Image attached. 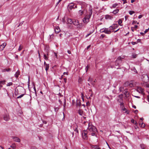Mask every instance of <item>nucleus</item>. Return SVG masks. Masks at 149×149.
Returning <instances> with one entry per match:
<instances>
[{"instance_id": "obj_12", "label": "nucleus", "mask_w": 149, "mask_h": 149, "mask_svg": "<svg viewBox=\"0 0 149 149\" xmlns=\"http://www.w3.org/2000/svg\"><path fill=\"white\" fill-rule=\"evenodd\" d=\"M11 69L10 68H5L2 69V72H8L11 71Z\"/></svg>"}, {"instance_id": "obj_63", "label": "nucleus", "mask_w": 149, "mask_h": 149, "mask_svg": "<svg viewBox=\"0 0 149 149\" xmlns=\"http://www.w3.org/2000/svg\"><path fill=\"white\" fill-rule=\"evenodd\" d=\"M146 86L147 87L149 88V84H146Z\"/></svg>"}, {"instance_id": "obj_7", "label": "nucleus", "mask_w": 149, "mask_h": 149, "mask_svg": "<svg viewBox=\"0 0 149 149\" xmlns=\"http://www.w3.org/2000/svg\"><path fill=\"white\" fill-rule=\"evenodd\" d=\"M118 25L116 24H114L112 26H110L109 28L110 29L113 30L116 28Z\"/></svg>"}, {"instance_id": "obj_53", "label": "nucleus", "mask_w": 149, "mask_h": 149, "mask_svg": "<svg viewBox=\"0 0 149 149\" xmlns=\"http://www.w3.org/2000/svg\"><path fill=\"white\" fill-rule=\"evenodd\" d=\"M93 132L91 133V135L92 136H94L96 132Z\"/></svg>"}, {"instance_id": "obj_38", "label": "nucleus", "mask_w": 149, "mask_h": 149, "mask_svg": "<svg viewBox=\"0 0 149 149\" xmlns=\"http://www.w3.org/2000/svg\"><path fill=\"white\" fill-rule=\"evenodd\" d=\"M139 124H140V125H141V127H144L145 126V124L144 123H141H141H139Z\"/></svg>"}, {"instance_id": "obj_18", "label": "nucleus", "mask_w": 149, "mask_h": 149, "mask_svg": "<svg viewBox=\"0 0 149 149\" xmlns=\"http://www.w3.org/2000/svg\"><path fill=\"white\" fill-rule=\"evenodd\" d=\"M78 113L81 116H82L83 114V111L81 109H79L78 110Z\"/></svg>"}, {"instance_id": "obj_45", "label": "nucleus", "mask_w": 149, "mask_h": 149, "mask_svg": "<svg viewBox=\"0 0 149 149\" xmlns=\"http://www.w3.org/2000/svg\"><path fill=\"white\" fill-rule=\"evenodd\" d=\"M88 81L92 82L93 81V80L91 77H89L88 79Z\"/></svg>"}, {"instance_id": "obj_32", "label": "nucleus", "mask_w": 149, "mask_h": 149, "mask_svg": "<svg viewBox=\"0 0 149 149\" xmlns=\"http://www.w3.org/2000/svg\"><path fill=\"white\" fill-rule=\"evenodd\" d=\"M137 56V54H133L132 55V58H136Z\"/></svg>"}, {"instance_id": "obj_4", "label": "nucleus", "mask_w": 149, "mask_h": 149, "mask_svg": "<svg viewBox=\"0 0 149 149\" xmlns=\"http://www.w3.org/2000/svg\"><path fill=\"white\" fill-rule=\"evenodd\" d=\"M136 89V91L139 93H141L143 95L144 94V93L143 92L144 90L141 87H137Z\"/></svg>"}, {"instance_id": "obj_2", "label": "nucleus", "mask_w": 149, "mask_h": 149, "mask_svg": "<svg viewBox=\"0 0 149 149\" xmlns=\"http://www.w3.org/2000/svg\"><path fill=\"white\" fill-rule=\"evenodd\" d=\"M88 129L90 132H97V129L95 126L91 124H90V123L88 124Z\"/></svg>"}, {"instance_id": "obj_60", "label": "nucleus", "mask_w": 149, "mask_h": 149, "mask_svg": "<svg viewBox=\"0 0 149 149\" xmlns=\"http://www.w3.org/2000/svg\"><path fill=\"white\" fill-rule=\"evenodd\" d=\"M81 80H82V79H81V78H80L79 79H78V81H79V83H80V82H81Z\"/></svg>"}, {"instance_id": "obj_23", "label": "nucleus", "mask_w": 149, "mask_h": 149, "mask_svg": "<svg viewBox=\"0 0 149 149\" xmlns=\"http://www.w3.org/2000/svg\"><path fill=\"white\" fill-rule=\"evenodd\" d=\"M140 147L142 149H145V146L143 144H141L140 145Z\"/></svg>"}, {"instance_id": "obj_28", "label": "nucleus", "mask_w": 149, "mask_h": 149, "mask_svg": "<svg viewBox=\"0 0 149 149\" xmlns=\"http://www.w3.org/2000/svg\"><path fill=\"white\" fill-rule=\"evenodd\" d=\"M81 103L80 101H77L76 103V105L77 106L80 107L81 106Z\"/></svg>"}, {"instance_id": "obj_57", "label": "nucleus", "mask_w": 149, "mask_h": 149, "mask_svg": "<svg viewBox=\"0 0 149 149\" xmlns=\"http://www.w3.org/2000/svg\"><path fill=\"white\" fill-rule=\"evenodd\" d=\"M142 16H143L142 15H139V16L138 17V18L139 19H140L142 17Z\"/></svg>"}, {"instance_id": "obj_6", "label": "nucleus", "mask_w": 149, "mask_h": 149, "mask_svg": "<svg viewBox=\"0 0 149 149\" xmlns=\"http://www.w3.org/2000/svg\"><path fill=\"white\" fill-rule=\"evenodd\" d=\"M3 119L6 121H8L9 120V116L8 114H6L3 115Z\"/></svg>"}, {"instance_id": "obj_39", "label": "nucleus", "mask_w": 149, "mask_h": 149, "mask_svg": "<svg viewBox=\"0 0 149 149\" xmlns=\"http://www.w3.org/2000/svg\"><path fill=\"white\" fill-rule=\"evenodd\" d=\"M122 109L123 110V111H125L124 113H127V110L125 107H124L123 109Z\"/></svg>"}, {"instance_id": "obj_15", "label": "nucleus", "mask_w": 149, "mask_h": 149, "mask_svg": "<svg viewBox=\"0 0 149 149\" xmlns=\"http://www.w3.org/2000/svg\"><path fill=\"white\" fill-rule=\"evenodd\" d=\"M111 30L110 29L109 30H108V29L106 28L105 32V33L107 34H110L111 32Z\"/></svg>"}, {"instance_id": "obj_13", "label": "nucleus", "mask_w": 149, "mask_h": 149, "mask_svg": "<svg viewBox=\"0 0 149 149\" xmlns=\"http://www.w3.org/2000/svg\"><path fill=\"white\" fill-rule=\"evenodd\" d=\"M67 23L70 24H72L73 21H72V19L70 18H67Z\"/></svg>"}, {"instance_id": "obj_17", "label": "nucleus", "mask_w": 149, "mask_h": 149, "mask_svg": "<svg viewBox=\"0 0 149 149\" xmlns=\"http://www.w3.org/2000/svg\"><path fill=\"white\" fill-rule=\"evenodd\" d=\"M72 23L74 25L77 26L79 22L78 20H73Z\"/></svg>"}, {"instance_id": "obj_11", "label": "nucleus", "mask_w": 149, "mask_h": 149, "mask_svg": "<svg viewBox=\"0 0 149 149\" xmlns=\"http://www.w3.org/2000/svg\"><path fill=\"white\" fill-rule=\"evenodd\" d=\"M122 100V99H120V100H118V101H119V102H120V106L122 109H123L124 107H125L123 103V102H121V101Z\"/></svg>"}, {"instance_id": "obj_48", "label": "nucleus", "mask_w": 149, "mask_h": 149, "mask_svg": "<svg viewBox=\"0 0 149 149\" xmlns=\"http://www.w3.org/2000/svg\"><path fill=\"white\" fill-rule=\"evenodd\" d=\"M93 32H90L89 33H88V34L86 36V38H87V37L88 36L90 35H91L92 33Z\"/></svg>"}, {"instance_id": "obj_43", "label": "nucleus", "mask_w": 149, "mask_h": 149, "mask_svg": "<svg viewBox=\"0 0 149 149\" xmlns=\"http://www.w3.org/2000/svg\"><path fill=\"white\" fill-rule=\"evenodd\" d=\"M24 95V94H22V95H19V96H18L17 97V98L18 99V98H21Z\"/></svg>"}, {"instance_id": "obj_34", "label": "nucleus", "mask_w": 149, "mask_h": 149, "mask_svg": "<svg viewBox=\"0 0 149 149\" xmlns=\"http://www.w3.org/2000/svg\"><path fill=\"white\" fill-rule=\"evenodd\" d=\"M79 13L80 15H81L83 14L84 11L81 10H79Z\"/></svg>"}, {"instance_id": "obj_56", "label": "nucleus", "mask_w": 149, "mask_h": 149, "mask_svg": "<svg viewBox=\"0 0 149 149\" xmlns=\"http://www.w3.org/2000/svg\"><path fill=\"white\" fill-rule=\"evenodd\" d=\"M64 80V82L65 83H66L67 82V79L66 78H64L63 79Z\"/></svg>"}, {"instance_id": "obj_16", "label": "nucleus", "mask_w": 149, "mask_h": 149, "mask_svg": "<svg viewBox=\"0 0 149 149\" xmlns=\"http://www.w3.org/2000/svg\"><path fill=\"white\" fill-rule=\"evenodd\" d=\"M144 78H146L147 79L145 80L143 79V81L145 82H147V81L148 80V76L147 75H145L143 76Z\"/></svg>"}, {"instance_id": "obj_62", "label": "nucleus", "mask_w": 149, "mask_h": 149, "mask_svg": "<svg viewBox=\"0 0 149 149\" xmlns=\"http://www.w3.org/2000/svg\"><path fill=\"white\" fill-rule=\"evenodd\" d=\"M42 122H43V123L45 124H47V122L46 121H44V120H43L42 121Z\"/></svg>"}, {"instance_id": "obj_33", "label": "nucleus", "mask_w": 149, "mask_h": 149, "mask_svg": "<svg viewBox=\"0 0 149 149\" xmlns=\"http://www.w3.org/2000/svg\"><path fill=\"white\" fill-rule=\"evenodd\" d=\"M131 122L135 125H137V123L136 121H135L133 119L131 120Z\"/></svg>"}, {"instance_id": "obj_31", "label": "nucleus", "mask_w": 149, "mask_h": 149, "mask_svg": "<svg viewBox=\"0 0 149 149\" xmlns=\"http://www.w3.org/2000/svg\"><path fill=\"white\" fill-rule=\"evenodd\" d=\"M82 26V24H79L78 23V24L77 25V27L78 28H80Z\"/></svg>"}, {"instance_id": "obj_40", "label": "nucleus", "mask_w": 149, "mask_h": 149, "mask_svg": "<svg viewBox=\"0 0 149 149\" xmlns=\"http://www.w3.org/2000/svg\"><path fill=\"white\" fill-rule=\"evenodd\" d=\"M135 13V12L134 11H132V10L130 11L129 12V13L130 14V15H132L133 13Z\"/></svg>"}, {"instance_id": "obj_52", "label": "nucleus", "mask_w": 149, "mask_h": 149, "mask_svg": "<svg viewBox=\"0 0 149 149\" xmlns=\"http://www.w3.org/2000/svg\"><path fill=\"white\" fill-rule=\"evenodd\" d=\"M149 29V28L148 29H146L145 30V31H144V33H146L147 32Z\"/></svg>"}, {"instance_id": "obj_19", "label": "nucleus", "mask_w": 149, "mask_h": 149, "mask_svg": "<svg viewBox=\"0 0 149 149\" xmlns=\"http://www.w3.org/2000/svg\"><path fill=\"white\" fill-rule=\"evenodd\" d=\"M118 5V4L117 3H115L113 5L112 7H110L111 8H115Z\"/></svg>"}, {"instance_id": "obj_59", "label": "nucleus", "mask_w": 149, "mask_h": 149, "mask_svg": "<svg viewBox=\"0 0 149 149\" xmlns=\"http://www.w3.org/2000/svg\"><path fill=\"white\" fill-rule=\"evenodd\" d=\"M23 22H24V21H23V22H21L19 24V26H21V25H22L23 24Z\"/></svg>"}, {"instance_id": "obj_47", "label": "nucleus", "mask_w": 149, "mask_h": 149, "mask_svg": "<svg viewBox=\"0 0 149 149\" xmlns=\"http://www.w3.org/2000/svg\"><path fill=\"white\" fill-rule=\"evenodd\" d=\"M105 35L104 34H102L100 36V38L102 39L104 38V37L105 36Z\"/></svg>"}, {"instance_id": "obj_9", "label": "nucleus", "mask_w": 149, "mask_h": 149, "mask_svg": "<svg viewBox=\"0 0 149 149\" xmlns=\"http://www.w3.org/2000/svg\"><path fill=\"white\" fill-rule=\"evenodd\" d=\"M72 8L74 9V5L73 3H71L68 6V9L71 10Z\"/></svg>"}, {"instance_id": "obj_50", "label": "nucleus", "mask_w": 149, "mask_h": 149, "mask_svg": "<svg viewBox=\"0 0 149 149\" xmlns=\"http://www.w3.org/2000/svg\"><path fill=\"white\" fill-rule=\"evenodd\" d=\"M136 42H137V43H138V42H141V40L140 39H137Z\"/></svg>"}, {"instance_id": "obj_22", "label": "nucleus", "mask_w": 149, "mask_h": 149, "mask_svg": "<svg viewBox=\"0 0 149 149\" xmlns=\"http://www.w3.org/2000/svg\"><path fill=\"white\" fill-rule=\"evenodd\" d=\"M45 67V70L46 72H47V70L49 69V64H46V65L44 66Z\"/></svg>"}, {"instance_id": "obj_27", "label": "nucleus", "mask_w": 149, "mask_h": 149, "mask_svg": "<svg viewBox=\"0 0 149 149\" xmlns=\"http://www.w3.org/2000/svg\"><path fill=\"white\" fill-rule=\"evenodd\" d=\"M78 126L76 125V127H75V129H74V130L75 132H76L77 133H78V130L77 129Z\"/></svg>"}, {"instance_id": "obj_54", "label": "nucleus", "mask_w": 149, "mask_h": 149, "mask_svg": "<svg viewBox=\"0 0 149 149\" xmlns=\"http://www.w3.org/2000/svg\"><path fill=\"white\" fill-rule=\"evenodd\" d=\"M136 125L135 126L134 128L135 129L137 130V129L139 128L137 126V125Z\"/></svg>"}, {"instance_id": "obj_64", "label": "nucleus", "mask_w": 149, "mask_h": 149, "mask_svg": "<svg viewBox=\"0 0 149 149\" xmlns=\"http://www.w3.org/2000/svg\"><path fill=\"white\" fill-rule=\"evenodd\" d=\"M31 149H36L35 147H32L31 148Z\"/></svg>"}, {"instance_id": "obj_41", "label": "nucleus", "mask_w": 149, "mask_h": 149, "mask_svg": "<svg viewBox=\"0 0 149 149\" xmlns=\"http://www.w3.org/2000/svg\"><path fill=\"white\" fill-rule=\"evenodd\" d=\"M118 24L120 25V24L122 23V21L121 19H119L118 21Z\"/></svg>"}, {"instance_id": "obj_14", "label": "nucleus", "mask_w": 149, "mask_h": 149, "mask_svg": "<svg viewBox=\"0 0 149 149\" xmlns=\"http://www.w3.org/2000/svg\"><path fill=\"white\" fill-rule=\"evenodd\" d=\"M60 31L61 30L59 27L58 26L56 27V28L55 29V32L56 33H59L60 32Z\"/></svg>"}, {"instance_id": "obj_1", "label": "nucleus", "mask_w": 149, "mask_h": 149, "mask_svg": "<svg viewBox=\"0 0 149 149\" xmlns=\"http://www.w3.org/2000/svg\"><path fill=\"white\" fill-rule=\"evenodd\" d=\"M89 11H90L89 12V16L87 17H85L83 19V22L84 23H88L89 21V18L91 16L92 13V8L90 7L89 8Z\"/></svg>"}, {"instance_id": "obj_24", "label": "nucleus", "mask_w": 149, "mask_h": 149, "mask_svg": "<svg viewBox=\"0 0 149 149\" xmlns=\"http://www.w3.org/2000/svg\"><path fill=\"white\" fill-rule=\"evenodd\" d=\"M10 147L13 149H15L16 148V146L15 143H13L10 146Z\"/></svg>"}, {"instance_id": "obj_5", "label": "nucleus", "mask_w": 149, "mask_h": 149, "mask_svg": "<svg viewBox=\"0 0 149 149\" xmlns=\"http://www.w3.org/2000/svg\"><path fill=\"white\" fill-rule=\"evenodd\" d=\"M87 131L85 130H84L82 133V137L84 140H86L88 138L87 136Z\"/></svg>"}, {"instance_id": "obj_51", "label": "nucleus", "mask_w": 149, "mask_h": 149, "mask_svg": "<svg viewBox=\"0 0 149 149\" xmlns=\"http://www.w3.org/2000/svg\"><path fill=\"white\" fill-rule=\"evenodd\" d=\"M96 79H95L93 81V82H92V84H93V85H94L95 84L94 83L96 82Z\"/></svg>"}, {"instance_id": "obj_35", "label": "nucleus", "mask_w": 149, "mask_h": 149, "mask_svg": "<svg viewBox=\"0 0 149 149\" xmlns=\"http://www.w3.org/2000/svg\"><path fill=\"white\" fill-rule=\"evenodd\" d=\"M90 67V65H87V66L85 68V70L86 72H87L88 69V68Z\"/></svg>"}, {"instance_id": "obj_55", "label": "nucleus", "mask_w": 149, "mask_h": 149, "mask_svg": "<svg viewBox=\"0 0 149 149\" xmlns=\"http://www.w3.org/2000/svg\"><path fill=\"white\" fill-rule=\"evenodd\" d=\"M123 4H124L126 3H127V1L126 0H123Z\"/></svg>"}, {"instance_id": "obj_58", "label": "nucleus", "mask_w": 149, "mask_h": 149, "mask_svg": "<svg viewBox=\"0 0 149 149\" xmlns=\"http://www.w3.org/2000/svg\"><path fill=\"white\" fill-rule=\"evenodd\" d=\"M137 22V21H133L132 22V24H135Z\"/></svg>"}, {"instance_id": "obj_21", "label": "nucleus", "mask_w": 149, "mask_h": 149, "mask_svg": "<svg viewBox=\"0 0 149 149\" xmlns=\"http://www.w3.org/2000/svg\"><path fill=\"white\" fill-rule=\"evenodd\" d=\"M106 29V28H104L102 29H101L100 30V32L101 33H105V30Z\"/></svg>"}, {"instance_id": "obj_42", "label": "nucleus", "mask_w": 149, "mask_h": 149, "mask_svg": "<svg viewBox=\"0 0 149 149\" xmlns=\"http://www.w3.org/2000/svg\"><path fill=\"white\" fill-rule=\"evenodd\" d=\"M6 82V81H5V80L0 81V87L1 88L3 86L1 84V82Z\"/></svg>"}, {"instance_id": "obj_25", "label": "nucleus", "mask_w": 149, "mask_h": 149, "mask_svg": "<svg viewBox=\"0 0 149 149\" xmlns=\"http://www.w3.org/2000/svg\"><path fill=\"white\" fill-rule=\"evenodd\" d=\"M119 11V9H118L113 10L112 13L114 14H116L118 13Z\"/></svg>"}, {"instance_id": "obj_61", "label": "nucleus", "mask_w": 149, "mask_h": 149, "mask_svg": "<svg viewBox=\"0 0 149 149\" xmlns=\"http://www.w3.org/2000/svg\"><path fill=\"white\" fill-rule=\"evenodd\" d=\"M34 88V91L35 92V94L36 95V88H35V87H34L33 88Z\"/></svg>"}, {"instance_id": "obj_46", "label": "nucleus", "mask_w": 149, "mask_h": 149, "mask_svg": "<svg viewBox=\"0 0 149 149\" xmlns=\"http://www.w3.org/2000/svg\"><path fill=\"white\" fill-rule=\"evenodd\" d=\"M131 43L132 45H134L137 44V42H136H136H131Z\"/></svg>"}, {"instance_id": "obj_49", "label": "nucleus", "mask_w": 149, "mask_h": 149, "mask_svg": "<svg viewBox=\"0 0 149 149\" xmlns=\"http://www.w3.org/2000/svg\"><path fill=\"white\" fill-rule=\"evenodd\" d=\"M59 109V108L58 107H55L54 108V110L55 111H57Z\"/></svg>"}, {"instance_id": "obj_8", "label": "nucleus", "mask_w": 149, "mask_h": 149, "mask_svg": "<svg viewBox=\"0 0 149 149\" xmlns=\"http://www.w3.org/2000/svg\"><path fill=\"white\" fill-rule=\"evenodd\" d=\"M11 138L14 140V141L16 142H20V139L17 137L11 136Z\"/></svg>"}, {"instance_id": "obj_10", "label": "nucleus", "mask_w": 149, "mask_h": 149, "mask_svg": "<svg viewBox=\"0 0 149 149\" xmlns=\"http://www.w3.org/2000/svg\"><path fill=\"white\" fill-rule=\"evenodd\" d=\"M6 43H3L0 46V50L1 51L3 50L6 46Z\"/></svg>"}, {"instance_id": "obj_26", "label": "nucleus", "mask_w": 149, "mask_h": 149, "mask_svg": "<svg viewBox=\"0 0 149 149\" xmlns=\"http://www.w3.org/2000/svg\"><path fill=\"white\" fill-rule=\"evenodd\" d=\"M128 92V90L127 89H124L123 93L125 95H126Z\"/></svg>"}, {"instance_id": "obj_37", "label": "nucleus", "mask_w": 149, "mask_h": 149, "mask_svg": "<svg viewBox=\"0 0 149 149\" xmlns=\"http://www.w3.org/2000/svg\"><path fill=\"white\" fill-rule=\"evenodd\" d=\"M44 58L46 60H47L48 59V57L46 56L45 54H44Z\"/></svg>"}, {"instance_id": "obj_3", "label": "nucleus", "mask_w": 149, "mask_h": 149, "mask_svg": "<svg viewBox=\"0 0 149 149\" xmlns=\"http://www.w3.org/2000/svg\"><path fill=\"white\" fill-rule=\"evenodd\" d=\"M124 58V56H123V57H121L120 56H119L115 61V65L116 66L118 65L121 63L122 59Z\"/></svg>"}, {"instance_id": "obj_20", "label": "nucleus", "mask_w": 149, "mask_h": 149, "mask_svg": "<svg viewBox=\"0 0 149 149\" xmlns=\"http://www.w3.org/2000/svg\"><path fill=\"white\" fill-rule=\"evenodd\" d=\"M111 16H110L109 15H106L105 16V18L106 19H111Z\"/></svg>"}, {"instance_id": "obj_44", "label": "nucleus", "mask_w": 149, "mask_h": 149, "mask_svg": "<svg viewBox=\"0 0 149 149\" xmlns=\"http://www.w3.org/2000/svg\"><path fill=\"white\" fill-rule=\"evenodd\" d=\"M22 48H23V47L21 46V45H20L18 49V51H20L22 49Z\"/></svg>"}, {"instance_id": "obj_30", "label": "nucleus", "mask_w": 149, "mask_h": 149, "mask_svg": "<svg viewBox=\"0 0 149 149\" xmlns=\"http://www.w3.org/2000/svg\"><path fill=\"white\" fill-rule=\"evenodd\" d=\"M124 87H123L121 86L119 89V91L120 92H123L124 90Z\"/></svg>"}, {"instance_id": "obj_29", "label": "nucleus", "mask_w": 149, "mask_h": 149, "mask_svg": "<svg viewBox=\"0 0 149 149\" xmlns=\"http://www.w3.org/2000/svg\"><path fill=\"white\" fill-rule=\"evenodd\" d=\"M93 148L95 149H100L99 146L97 145L93 146Z\"/></svg>"}, {"instance_id": "obj_36", "label": "nucleus", "mask_w": 149, "mask_h": 149, "mask_svg": "<svg viewBox=\"0 0 149 149\" xmlns=\"http://www.w3.org/2000/svg\"><path fill=\"white\" fill-rule=\"evenodd\" d=\"M13 84V83L11 82H9V83H8L7 84L6 86H10L12 85Z\"/></svg>"}]
</instances>
